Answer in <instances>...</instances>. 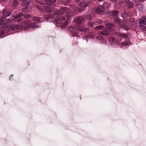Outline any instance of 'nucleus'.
<instances>
[{
  "instance_id": "obj_1",
  "label": "nucleus",
  "mask_w": 146,
  "mask_h": 146,
  "mask_svg": "<svg viewBox=\"0 0 146 146\" xmlns=\"http://www.w3.org/2000/svg\"><path fill=\"white\" fill-rule=\"evenodd\" d=\"M139 28L142 30L146 31V16H144L140 18L139 20Z\"/></svg>"
},
{
  "instance_id": "obj_2",
  "label": "nucleus",
  "mask_w": 146,
  "mask_h": 146,
  "mask_svg": "<svg viewBox=\"0 0 146 146\" xmlns=\"http://www.w3.org/2000/svg\"><path fill=\"white\" fill-rule=\"evenodd\" d=\"M114 22L117 24H118L124 30L128 31L129 29V27L126 24L125 22L122 23L120 19L118 18H116L114 21Z\"/></svg>"
},
{
  "instance_id": "obj_3",
  "label": "nucleus",
  "mask_w": 146,
  "mask_h": 146,
  "mask_svg": "<svg viewBox=\"0 0 146 146\" xmlns=\"http://www.w3.org/2000/svg\"><path fill=\"white\" fill-rule=\"evenodd\" d=\"M94 11L97 14L101 15L105 11V10L102 5H99L95 7Z\"/></svg>"
},
{
  "instance_id": "obj_4",
  "label": "nucleus",
  "mask_w": 146,
  "mask_h": 146,
  "mask_svg": "<svg viewBox=\"0 0 146 146\" xmlns=\"http://www.w3.org/2000/svg\"><path fill=\"white\" fill-rule=\"evenodd\" d=\"M108 41L109 44L111 45H115L119 44L118 39L113 36L109 38Z\"/></svg>"
},
{
  "instance_id": "obj_5",
  "label": "nucleus",
  "mask_w": 146,
  "mask_h": 146,
  "mask_svg": "<svg viewBox=\"0 0 146 146\" xmlns=\"http://www.w3.org/2000/svg\"><path fill=\"white\" fill-rule=\"evenodd\" d=\"M112 30L111 28H110L109 27H107L106 28H105L104 29L103 32H101L99 33L100 34L104 36H108L110 35V32Z\"/></svg>"
},
{
  "instance_id": "obj_6",
  "label": "nucleus",
  "mask_w": 146,
  "mask_h": 146,
  "mask_svg": "<svg viewBox=\"0 0 146 146\" xmlns=\"http://www.w3.org/2000/svg\"><path fill=\"white\" fill-rule=\"evenodd\" d=\"M44 9L45 12L49 13L52 11L51 4L48 3H44L43 4Z\"/></svg>"
},
{
  "instance_id": "obj_7",
  "label": "nucleus",
  "mask_w": 146,
  "mask_h": 146,
  "mask_svg": "<svg viewBox=\"0 0 146 146\" xmlns=\"http://www.w3.org/2000/svg\"><path fill=\"white\" fill-rule=\"evenodd\" d=\"M85 20V17L80 16L76 18L75 22L76 24L79 25L82 23Z\"/></svg>"
},
{
  "instance_id": "obj_8",
  "label": "nucleus",
  "mask_w": 146,
  "mask_h": 146,
  "mask_svg": "<svg viewBox=\"0 0 146 146\" xmlns=\"http://www.w3.org/2000/svg\"><path fill=\"white\" fill-rule=\"evenodd\" d=\"M33 2V0H24L21 3V5L22 6L25 7L32 4Z\"/></svg>"
},
{
  "instance_id": "obj_9",
  "label": "nucleus",
  "mask_w": 146,
  "mask_h": 146,
  "mask_svg": "<svg viewBox=\"0 0 146 146\" xmlns=\"http://www.w3.org/2000/svg\"><path fill=\"white\" fill-rule=\"evenodd\" d=\"M12 14L11 12L9 10H4L3 11V17H7L10 16Z\"/></svg>"
},
{
  "instance_id": "obj_10",
  "label": "nucleus",
  "mask_w": 146,
  "mask_h": 146,
  "mask_svg": "<svg viewBox=\"0 0 146 146\" xmlns=\"http://www.w3.org/2000/svg\"><path fill=\"white\" fill-rule=\"evenodd\" d=\"M60 19L61 20V21H62V20L64 21L66 19L68 21H66L64 24V27H65L67 24L68 23V21L69 19L70 18V16L69 15H67L66 16V17H60Z\"/></svg>"
},
{
  "instance_id": "obj_11",
  "label": "nucleus",
  "mask_w": 146,
  "mask_h": 146,
  "mask_svg": "<svg viewBox=\"0 0 146 146\" xmlns=\"http://www.w3.org/2000/svg\"><path fill=\"white\" fill-rule=\"evenodd\" d=\"M69 8L67 7H64L62 8L60 10L61 15L63 14L64 13H67L69 12Z\"/></svg>"
},
{
  "instance_id": "obj_12",
  "label": "nucleus",
  "mask_w": 146,
  "mask_h": 146,
  "mask_svg": "<svg viewBox=\"0 0 146 146\" xmlns=\"http://www.w3.org/2000/svg\"><path fill=\"white\" fill-rule=\"evenodd\" d=\"M136 5L139 10L142 12L144 11V7L142 4L137 3L136 4Z\"/></svg>"
},
{
  "instance_id": "obj_13",
  "label": "nucleus",
  "mask_w": 146,
  "mask_h": 146,
  "mask_svg": "<svg viewBox=\"0 0 146 146\" xmlns=\"http://www.w3.org/2000/svg\"><path fill=\"white\" fill-rule=\"evenodd\" d=\"M128 9L125 10L121 14V16L123 18H127L129 15Z\"/></svg>"
},
{
  "instance_id": "obj_14",
  "label": "nucleus",
  "mask_w": 146,
  "mask_h": 146,
  "mask_svg": "<svg viewBox=\"0 0 146 146\" xmlns=\"http://www.w3.org/2000/svg\"><path fill=\"white\" fill-rule=\"evenodd\" d=\"M105 23L106 26L110 28H110H111L112 29V30H113L112 27H114V25L111 22L108 21H105Z\"/></svg>"
},
{
  "instance_id": "obj_15",
  "label": "nucleus",
  "mask_w": 146,
  "mask_h": 146,
  "mask_svg": "<svg viewBox=\"0 0 146 146\" xmlns=\"http://www.w3.org/2000/svg\"><path fill=\"white\" fill-rule=\"evenodd\" d=\"M11 19H7L5 20V23L3 25V26L2 27H3L4 29L5 28H6L7 27L11 24Z\"/></svg>"
},
{
  "instance_id": "obj_16",
  "label": "nucleus",
  "mask_w": 146,
  "mask_h": 146,
  "mask_svg": "<svg viewBox=\"0 0 146 146\" xmlns=\"http://www.w3.org/2000/svg\"><path fill=\"white\" fill-rule=\"evenodd\" d=\"M88 1H82L79 5L81 7L86 8L88 7Z\"/></svg>"
},
{
  "instance_id": "obj_17",
  "label": "nucleus",
  "mask_w": 146,
  "mask_h": 146,
  "mask_svg": "<svg viewBox=\"0 0 146 146\" xmlns=\"http://www.w3.org/2000/svg\"><path fill=\"white\" fill-rule=\"evenodd\" d=\"M68 31L70 33H72L76 31L77 30V27L76 26H71L70 27L68 28Z\"/></svg>"
},
{
  "instance_id": "obj_18",
  "label": "nucleus",
  "mask_w": 146,
  "mask_h": 146,
  "mask_svg": "<svg viewBox=\"0 0 146 146\" xmlns=\"http://www.w3.org/2000/svg\"><path fill=\"white\" fill-rule=\"evenodd\" d=\"M125 5L129 8H132L133 7V3L129 0H126Z\"/></svg>"
},
{
  "instance_id": "obj_19",
  "label": "nucleus",
  "mask_w": 146,
  "mask_h": 146,
  "mask_svg": "<svg viewBox=\"0 0 146 146\" xmlns=\"http://www.w3.org/2000/svg\"><path fill=\"white\" fill-rule=\"evenodd\" d=\"M111 4L107 2H106L102 3V7H103V8L105 10L106 8H109L111 7Z\"/></svg>"
},
{
  "instance_id": "obj_20",
  "label": "nucleus",
  "mask_w": 146,
  "mask_h": 146,
  "mask_svg": "<svg viewBox=\"0 0 146 146\" xmlns=\"http://www.w3.org/2000/svg\"><path fill=\"white\" fill-rule=\"evenodd\" d=\"M24 13H29L31 11V9L30 7H26L23 8L21 10Z\"/></svg>"
},
{
  "instance_id": "obj_21",
  "label": "nucleus",
  "mask_w": 146,
  "mask_h": 146,
  "mask_svg": "<svg viewBox=\"0 0 146 146\" xmlns=\"http://www.w3.org/2000/svg\"><path fill=\"white\" fill-rule=\"evenodd\" d=\"M77 30L82 32H84L88 31V29L82 26L81 27H77Z\"/></svg>"
},
{
  "instance_id": "obj_22",
  "label": "nucleus",
  "mask_w": 146,
  "mask_h": 146,
  "mask_svg": "<svg viewBox=\"0 0 146 146\" xmlns=\"http://www.w3.org/2000/svg\"><path fill=\"white\" fill-rule=\"evenodd\" d=\"M126 0H119L118 4L122 6H124L126 4Z\"/></svg>"
},
{
  "instance_id": "obj_23",
  "label": "nucleus",
  "mask_w": 146,
  "mask_h": 146,
  "mask_svg": "<svg viewBox=\"0 0 146 146\" xmlns=\"http://www.w3.org/2000/svg\"><path fill=\"white\" fill-rule=\"evenodd\" d=\"M19 2L17 0H14L12 2V7L13 8L15 9L18 5Z\"/></svg>"
},
{
  "instance_id": "obj_24",
  "label": "nucleus",
  "mask_w": 146,
  "mask_h": 146,
  "mask_svg": "<svg viewBox=\"0 0 146 146\" xmlns=\"http://www.w3.org/2000/svg\"><path fill=\"white\" fill-rule=\"evenodd\" d=\"M6 18L2 16L0 18V25H4L5 21V20Z\"/></svg>"
},
{
  "instance_id": "obj_25",
  "label": "nucleus",
  "mask_w": 146,
  "mask_h": 146,
  "mask_svg": "<svg viewBox=\"0 0 146 146\" xmlns=\"http://www.w3.org/2000/svg\"><path fill=\"white\" fill-rule=\"evenodd\" d=\"M119 11H113L111 12V13L113 17H116L118 14Z\"/></svg>"
},
{
  "instance_id": "obj_26",
  "label": "nucleus",
  "mask_w": 146,
  "mask_h": 146,
  "mask_svg": "<svg viewBox=\"0 0 146 146\" xmlns=\"http://www.w3.org/2000/svg\"><path fill=\"white\" fill-rule=\"evenodd\" d=\"M33 20L37 23L40 22V18L39 17H34L32 18Z\"/></svg>"
},
{
  "instance_id": "obj_27",
  "label": "nucleus",
  "mask_w": 146,
  "mask_h": 146,
  "mask_svg": "<svg viewBox=\"0 0 146 146\" xmlns=\"http://www.w3.org/2000/svg\"><path fill=\"white\" fill-rule=\"evenodd\" d=\"M24 15V14L22 13H21L18 14H17L15 16H14V18L16 19H17L18 18H19L20 17H23Z\"/></svg>"
},
{
  "instance_id": "obj_28",
  "label": "nucleus",
  "mask_w": 146,
  "mask_h": 146,
  "mask_svg": "<svg viewBox=\"0 0 146 146\" xmlns=\"http://www.w3.org/2000/svg\"><path fill=\"white\" fill-rule=\"evenodd\" d=\"M44 16V18H45L47 20H48L49 19H51L52 17V16L51 15L49 14L45 15Z\"/></svg>"
},
{
  "instance_id": "obj_29",
  "label": "nucleus",
  "mask_w": 146,
  "mask_h": 146,
  "mask_svg": "<svg viewBox=\"0 0 146 146\" xmlns=\"http://www.w3.org/2000/svg\"><path fill=\"white\" fill-rule=\"evenodd\" d=\"M18 28V26H11L9 27L10 29L11 30H16Z\"/></svg>"
},
{
  "instance_id": "obj_30",
  "label": "nucleus",
  "mask_w": 146,
  "mask_h": 146,
  "mask_svg": "<svg viewBox=\"0 0 146 146\" xmlns=\"http://www.w3.org/2000/svg\"><path fill=\"white\" fill-rule=\"evenodd\" d=\"M54 22L58 24H60L62 22V21H61V20L60 19V18L55 19L54 20Z\"/></svg>"
},
{
  "instance_id": "obj_31",
  "label": "nucleus",
  "mask_w": 146,
  "mask_h": 146,
  "mask_svg": "<svg viewBox=\"0 0 146 146\" xmlns=\"http://www.w3.org/2000/svg\"><path fill=\"white\" fill-rule=\"evenodd\" d=\"M104 27V26L103 25H99L95 27L94 29L96 30H100L103 28Z\"/></svg>"
},
{
  "instance_id": "obj_32",
  "label": "nucleus",
  "mask_w": 146,
  "mask_h": 146,
  "mask_svg": "<svg viewBox=\"0 0 146 146\" xmlns=\"http://www.w3.org/2000/svg\"><path fill=\"white\" fill-rule=\"evenodd\" d=\"M95 24V23L94 22H89L88 23V25L89 26L92 27Z\"/></svg>"
},
{
  "instance_id": "obj_33",
  "label": "nucleus",
  "mask_w": 146,
  "mask_h": 146,
  "mask_svg": "<svg viewBox=\"0 0 146 146\" xmlns=\"http://www.w3.org/2000/svg\"><path fill=\"white\" fill-rule=\"evenodd\" d=\"M60 10H57L54 12L53 14L54 15H57L59 14H60Z\"/></svg>"
},
{
  "instance_id": "obj_34",
  "label": "nucleus",
  "mask_w": 146,
  "mask_h": 146,
  "mask_svg": "<svg viewBox=\"0 0 146 146\" xmlns=\"http://www.w3.org/2000/svg\"><path fill=\"white\" fill-rule=\"evenodd\" d=\"M24 17L25 18H27V19H28L31 17V15H29V14H25V15H24Z\"/></svg>"
},
{
  "instance_id": "obj_35",
  "label": "nucleus",
  "mask_w": 146,
  "mask_h": 146,
  "mask_svg": "<svg viewBox=\"0 0 146 146\" xmlns=\"http://www.w3.org/2000/svg\"><path fill=\"white\" fill-rule=\"evenodd\" d=\"M30 23V21L28 20H27L23 22V24L25 25H27Z\"/></svg>"
},
{
  "instance_id": "obj_36",
  "label": "nucleus",
  "mask_w": 146,
  "mask_h": 146,
  "mask_svg": "<svg viewBox=\"0 0 146 146\" xmlns=\"http://www.w3.org/2000/svg\"><path fill=\"white\" fill-rule=\"evenodd\" d=\"M96 38L99 39V40H104L103 37L101 36H97L96 37Z\"/></svg>"
},
{
  "instance_id": "obj_37",
  "label": "nucleus",
  "mask_w": 146,
  "mask_h": 146,
  "mask_svg": "<svg viewBox=\"0 0 146 146\" xmlns=\"http://www.w3.org/2000/svg\"><path fill=\"white\" fill-rule=\"evenodd\" d=\"M129 43L128 41H124L122 43L123 45L124 46H127L129 45Z\"/></svg>"
},
{
  "instance_id": "obj_38",
  "label": "nucleus",
  "mask_w": 146,
  "mask_h": 146,
  "mask_svg": "<svg viewBox=\"0 0 146 146\" xmlns=\"http://www.w3.org/2000/svg\"><path fill=\"white\" fill-rule=\"evenodd\" d=\"M16 19L15 18L11 19V24H13L16 21Z\"/></svg>"
},
{
  "instance_id": "obj_39",
  "label": "nucleus",
  "mask_w": 146,
  "mask_h": 146,
  "mask_svg": "<svg viewBox=\"0 0 146 146\" xmlns=\"http://www.w3.org/2000/svg\"><path fill=\"white\" fill-rule=\"evenodd\" d=\"M44 1L47 2L54 3L56 2V0H44Z\"/></svg>"
},
{
  "instance_id": "obj_40",
  "label": "nucleus",
  "mask_w": 146,
  "mask_h": 146,
  "mask_svg": "<svg viewBox=\"0 0 146 146\" xmlns=\"http://www.w3.org/2000/svg\"><path fill=\"white\" fill-rule=\"evenodd\" d=\"M118 35L121 36L123 37H126L127 36V35L121 33H119Z\"/></svg>"
},
{
  "instance_id": "obj_41",
  "label": "nucleus",
  "mask_w": 146,
  "mask_h": 146,
  "mask_svg": "<svg viewBox=\"0 0 146 146\" xmlns=\"http://www.w3.org/2000/svg\"><path fill=\"white\" fill-rule=\"evenodd\" d=\"M86 18L89 20H91L92 19V17L90 15H86Z\"/></svg>"
},
{
  "instance_id": "obj_42",
  "label": "nucleus",
  "mask_w": 146,
  "mask_h": 146,
  "mask_svg": "<svg viewBox=\"0 0 146 146\" xmlns=\"http://www.w3.org/2000/svg\"><path fill=\"white\" fill-rule=\"evenodd\" d=\"M72 36H75L77 37H79L80 36L76 33H74L72 34Z\"/></svg>"
},
{
  "instance_id": "obj_43",
  "label": "nucleus",
  "mask_w": 146,
  "mask_h": 146,
  "mask_svg": "<svg viewBox=\"0 0 146 146\" xmlns=\"http://www.w3.org/2000/svg\"><path fill=\"white\" fill-rule=\"evenodd\" d=\"M36 2L39 4H41L42 3V0H35Z\"/></svg>"
},
{
  "instance_id": "obj_44",
  "label": "nucleus",
  "mask_w": 146,
  "mask_h": 146,
  "mask_svg": "<svg viewBox=\"0 0 146 146\" xmlns=\"http://www.w3.org/2000/svg\"><path fill=\"white\" fill-rule=\"evenodd\" d=\"M145 0H135V1L136 3H140L143 2Z\"/></svg>"
},
{
  "instance_id": "obj_45",
  "label": "nucleus",
  "mask_w": 146,
  "mask_h": 146,
  "mask_svg": "<svg viewBox=\"0 0 146 146\" xmlns=\"http://www.w3.org/2000/svg\"><path fill=\"white\" fill-rule=\"evenodd\" d=\"M13 75L12 74L9 77V79L10 80H12L13 79Z\"/></svg>"
},
{
  "instance_id": "obj_46",
  "label": "nucleus",
  "mask_w": 146,
  "mask_h": 146,
  "mask_svg": "<svg viewBox=\"0 0 146 146\" xmlns=\"http://www.w3.org/2000/svg\"><path fill=\"white\" fill-rule=\"evenodd\" d=\"M23 19L22 18H19L18 19L16 20V21L19 22L22 20Z\"/></svg>"
},
{
  "instance_id": "obj_47",
  "label": "nucleus",
  "mask_w": 146,
  "mask_h": 146,
  "mask_svg": "<svg viewBox=\"0 0 146 146\" xmlns=\"http://www.w3.org/2000/svg\"><path fill=\"white\" fill-rule=\"evenodd\" d=\"M97 23H98L101 24L102 23V21L100 20H98L97 21Z\"/></svg>"
},
{
  "instance_id": "obj_48",
  "label": "nucleus",
  "mask_w": 146,
  "mask_h": 146,
  "mask_svg": "<svg viewBox=\"0 0 146 146\" xmlns=\"http://www.w3.org/2000/svg\"><path fill=\"white\" fill-rule=\"evenodd\" d=\"M89 37H90V36H84V39H86L87 42H88L87 39Z\"/></svg>"
},
{
  "instance_id": "obj_49",
  "label": "nucleus",
  "mask_w": 146,
  "mask_h": 146,
  "mask_svg": "<svg viewBox=\"0 0 146 146\" xmlns=\"http://www.w3.org/2000/svg\"><path fill=\"white\" fill-rule=\"evenodd\" d=\"M40 27L39 26L37 25H34L33 26V28H38V27Z\"/></svg>"
},
{
  "instance_id": "obj_50",
  "label": "nucleus",
  "mask_w": 146,
  "mask_h": 146,
  "mask_svg": "<svg viewBox=\"0 0 146 146\" xmlns=\"http://www.w3.org/2000/svg\"><path fill=\"white\" fill-rule=\"evenodd\" d=\"M35 7L36 8H38V9L39 10H40V8L39 7V6L37 5V4H36L35 5Z\"/></svg>"
},
{
  "instance_id": "obj_51",
  "label": "nucleus",
  "mask_w": 146,
  "mask_h": 146,
  "mask_svg": "<svg viewBox=\"0 0 146 146\" xmlns=\"http://www.w3.org/2000/svg\"><path fill=\"white\" fill-rule=\"evenodd\" d=\"M28 29V27H25L24 28V29H25V30H26V29Z\"/></svg>"
},
{
  "instance_id": "obj_52",
  "label": "nucleus",
  "mask_w": 146,
  "mask_h": 146,
  "mask_svg": "<svg viewBox=\"0 0 146 146\" xmlns=\"http://www.w3.org/2000/svg\"><path fill=\"white\" fill-rule=\"evenodd\" d=\"M97 1L99 2H103L104 0H97Z\"/></svg>"
},
{
  "instance_id": "obj_53",
  "label": "nucleus",
  "mask_w": 146,
  "mask_h": 146,
  "mask_svg": "<svg viewBox=\"0 0 146 146\" xmlns=\"http://www.w3.org/2000/svg\"><path fill=\"white\" fill-rule=\"evenodd\" d=\"M5 1V0H0V1Z\"/></svg>"
},
{
  "instance_id": "obj_54",
  "label": "nucleus",
  "mask_w": 146,
  "mask_h": 146,
  "mask_svg": "<svg viewBox=\"0 0 146 146\" xmlns=\"http://www.w3.org/2000/svg\"><path fill=\"white\" fill-rule=\"evenodd\" d=\"M1 33L3 34V31H1Z\"/></svg>"
},
{
  "instance_id": "obj_55",
  "label": "nucleus",
  "mask_w": 146,
  "mask_h": 146,
  "mask_svg": "<svg viewBox=\"0 0 146 146\" xmlns=\"http://www.w3.org/2000/svg\"><path fill=\"white\" fill-rule=\"evenodd\" d=\"M78 10H79V9L78 8H77L76 10L78 11Z\"/></svg>"
},
{
  "instance_id": "obj_56",
  "label": "nucleus",
  "mask_w": 146,
  "mask_h": 146,
  "mask_svg": "<svg viewBox=\"0 0 146 146\" xmlns=\"http://www.w3.org/2000/svg\"><path fill=\"white\" fill-rule=\"evenodd\" d=\"M80 0H76V1H79Z\"/></svg>"
}]
</instances>
